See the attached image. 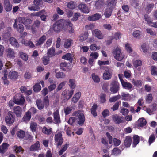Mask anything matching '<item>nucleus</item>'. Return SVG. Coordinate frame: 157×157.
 I'll return each mask as SVG.
<instances>
[{"mask_svg": "<svg viewBox=\"0 0 157 157\" xmlns=\"http://www.w3.org/2000/svg\"><path fill=\"white\" fill-rule=\"evenodd\" d=\"M92 33L93 35L99 39H102L103 38V36L99 30L98 29L94 30L92 31Z\"/></svg>", "mask_w": 157, "mask_h": 157, "instance_id": "nucleus-16", "label": "nucleus"}, {"mask_svg": "<svg viewBox=\"0 0 157 157\" xmlns=\"http://www.w3.org/2000/svg\"><path fill=\"white\" fill-rule=\"evenodd\" d=\"M121 99L124 101H127L131 98L130 95L128 94H126L124 92L121 93Z\"/></svg>", "mask_w": 157, "mask_h": 157, "instance_id": "nucleus-34", "label": "nucleus"}, {"mask_svg": "<svg viewBox=\"0 0 157 157\" xmlns=\"http://www.w3.org/2000/svg\"><path fill=\"white\" fill-rule=\"evenodd\" d=\"M62 59H63L69 60L71 63H72L73 59V58L72 57V55L69 53H67L63 56L62 57Z\"/></svg>", "mask_w": 157, "mask_h": 157, "instance_id": "nucleus-32", "label": "nucleus"}, {"mask_svg": "<svg viewBox=\"0 0 157 157\" xmlns=\"http://www.w3.org/2000/svg\"><path fill=\"white\" fill-rule=\"evenodd\" d=\"M112 87L110 88V91L112 94H115L118 92L120 90L119 83L116 80L112 81L111 83Z\"/></svg>", "mask_w": 157, "mask_h": 157, "instance_id": "nucleus-5", "label": "nucleus"}, {"mask_svg": "<svg viewBox=\"0 0 157 157\" xmlns=\"http://www.w3.org/2000/svg\"><path fill=\"white\" fill-rule=\"evenodd\" d=\"M24 44L25 46H29L30 48H33L35 47L33 43L30 40L24 41Z\"/></svg>", "mask_w": 157, "mask_h": 157, "instance_id": "nucleus-52", "label": "nucleus"}, {"mask_svg": "<svg viewBox=\"0 0 157 157\" xmlns=\"http://www.w3.org/2000/svg\"><path fill=\"white\" fill-rule=\"evenodd\" d=\"M133 64L134 67L136 68L142 65V62L141 60H136L133 62Z\"/></svg>", "mask_w": 157, "mask_h": 157, "instance_id": "nucleus-55", "label": "nucleus"}, {"mask_svg": "<svg viewBox=\"0 0 157 157\" xmlns=\"http://www.w3.org/2000/svg\"><path fill=\"white\" fill-rule=\"evenodd\" d=\"M9 41L10 44L14 47L17 48L19 47V44L15 38L11 37L10 38Z\"/></svg>", "mask_w": 157, "mask_h": 157, "instance_id": "nucleus-25", "label": "nucleus"}, {"mask_svg": "<svg viewBox=\"0 0 157 157\" xmlns=\"http://www.w3.org/2000/svg\"><path fill=\"white\" fill-rule=\"evenodd\" d=\"M31 117V113L29 111H28L25 113L24 115L22 120L25 123H27L30 120Z\"/></svg>", "mask_w": 157, "mask_h": 157, "instance_id": "nucleus-18", "label": "nucleus"}, {"mask_svg": "<svg viewBox=\"0 0 157 157\" xmlns=\"http://www.w3.org/2000/svg\"><path fill=\"white\" fill-rule=\"evenodd\" d=\"M133 144L135 146H136L139 142V137L137 135H135L133 137Z\"/></svg>", "mask_w": 157, "mask_h": 157, "instance_id": "nucleus-49", "label": "nucleus"}, {"mask_svg": "<svg viewBox=\"0 0 157 157\" xmlns=\"http://www.w3.org/2000/svg\"><path fill=\"white\" fill-rule=\"evenodd\" d=\"M73 24L69 20L61 19L56 21L53 25L52 29L56 33L60 32L64 27L72 26Z\"/></svg>", "mask_w": 157, "mask_h": 157, "instance_id": "nucleus-1", "label": "nucleus"}, {"mask_svg": "<svg viewBox=\"0 0 157 157\" xmlns=\"http://www.w3.org/2000/svg\"><path fill=\"white\" fill-rule=\"evenodd\" d=\"M151 73L154 76H157V69L156 67L155 66L152 67Z\"/></svg>", "mask_w": 157, "mask_h": 157, "instance_id": "nucleus-64", "label": "nucleus"}, {"mask_svg": "<svg viewBox=\"0 0 157 157\" xmlns=\"http://www.w3.org/2000/svg\"><path fill=\"white\" fill-rule=\"evenodd\" d=\"M69 146V144L67 143H66L64 145H63L62 148L59 152V155H62L63 152L67 150Z\"/></svg>", "mask_w": 157, "mask_h": 157, "instance_id": "nucleus-39", "label": "nucleus"}, {"mask_svg": "<svg viewBox=\"0 0 157 157\" xmlns=\"http://www.w3.org/2000/svg\"><path fill=\"white\" fill-rule=\"evenodd\" d=\"M54 121L55 124H58L61 122L60 117L58 110H56L53 113Z\"/></svg>", "mask_w": 157, "mask_h": 157, "instance_id": "nucleus-15", "label": "nucleus"}, {"mask_svg": "<svg viewBox=\"0 0 157 157\" xmlns=\"http://www.w3.org/2000/svg\"><path fill=\"white\" fill-rule=\"evenodd\" d=\"M40 145L39 142L38 141L36 142L33 145H32L29 148V150L30 151H37L39 150Z\"/></svg>", "mask_w": 157, "mask_h": 157, "instance_id": "nucleus-23", "label": "nucleus"}, {"mask_svg": "<svg viewBox=\"0 0 157 157\" xmlns=\"http://www.w3.org/2000/svg\"><path fill=\"white\" fill-rule=\"evenodd\" d=\"M153 99L152 95L151 94H149L147 96L146 98V103H150L151 102Z\"/></svg>", "mask_w": 157, "mask_h": 157, "instance_id": "nucleus-54", "label": "nucleus"}, {"mask_svg": "<svg viewBox=\"0 0 157 157\" xmlns=\"http://www.w3.org/2000/svg\"><path fill=\"white\" fill-rule=\"evenodd\" d=\"M36 104L39 110H41L43 109L44 106V104L43 101L41 100H37L36 101Z\"/></svg>", "mask_w": 157, "mask_h": 157, "instance_id": "nucleus-33", "label": "nucleus"}, {"mask_svg": "<svg viewBox=\"0 0 157 157\" xmlns=\"http://www.w3.org/2000/svg\"><path fill=\"white\" fill-rule=\"evenodd\" d=\"M20 56L23 60L27 61L28 59V55L23 52H21L20 53Z\"/></svg>", "mask_w": 157, "mask_h": 157, "instance_id": "nucleus-59", "label": "nucleus"}, {"mask_svg": "<svg viewBox=\"0 0 157 157\" xmlns=\"http://www.w3.org/2000/svg\"><path fill=\"white\" fill-rule=\"evenodd\" d=\"M6 53L7 56L10 58L13 59L15 57L14 51L11 48H8L6 50Z\"/></svg>", "mask_w": 157, "mask_h": 157, "instance_id": "nucleus-29", "label": "nucleus"}, {"mask_svg": "<svg viewBox=\"0 0 157 157\" xmlns=\"http://www.w3.org/2000/svg\"><path fill=\"white\" fill-rule=\"evenodd\" d=\"M15 103L17 105H23L25 101L24 97L20 94H17L14 98Z\"/></svg>", "mask_w": 157, "mask_h": 157, "instance_id": "nucleus-4", "label": "nucleus"}, {"mask_svg": "<svg viewBox=\"0 0 157 157\" xmlns=\"http://www.w3.org/2000/svg\"><path fill=\"white\" fill-rule=\"evenodd\" d=\"M4 6L5 10L7 12H10L12 10V5L9 0H4Z\"/></svg>", "mask_w": 157, "mask_h": 157, "instance_id": "nucleus-13", "label": "nucleus"}, {"mask_svg": "<svg viewBox=\"0 0 157 157\" xmlns=\"http://www.w3.org/2000/svg\"><path fill=\"white\" fill-rule=\"evenodd\" d=\"M154 7V4L153 3L147 5L146 10L148 13H149L152 11Z\"/></svg>", "mask_w": 157, "mask_h": 157, "instance_id": "nucleus-56", "label": "nucleus"}, {"mask_svg": "<svg viewBox=\"0 0 157 157\" xmlns=\"http://www.w3.org/2000/svg\"><path fill=\"white\" fill-rule=\"evenodd\" d=\"M49 79H50V78ZM49 81L50 83H52L48 87L49 91L50 92H51L54 90L56 88V85L55 84V82H54V83H53V81H51L50 80H49Z\"/></svg>", "mask_w": 157, "mask_h": 157, "instance_id": "nucleus-41", "label": "nucleus"}, {"mask_svg": "<svg viewBox=\"0 0 157 157\" xmlns=\"http://www.w3.org/2000/svg\"><path fill=\"white\" fill-rule=\"evenodd\" d=\"M16 134L18 137L22 139L25 137V132L22 130H20L19 131L17 132Z\"/></svg>", "mask_w": 157, "mask_h": 157, "instance_id": "nucleus-46", "label": "nucleus"}, {"mask_svg": "<svg viewBox=\"0 0 157 157\" xmlns=\"http://www.w3.org/2000/svg\"><path fill=\"white\" fill-rule=\"evenodd\" d=\"M88 33L87 31H85L83 34H81L79 36L80 40L83 41L86 40L88 36Z\"/></svg>", "mask_w": 157, "mask_h": 157, "instance_id": "nucleus-35", "label": "nucleus"}, {"mask_svg": "<svg viewBox=\"0 0 157 157\" xmlns=\"http://www.w3.org/2000/svg\"><path fill=\"white\" fill-rule=\"evenodd\" d=\"M69 85L72 89H74L76 87L75 81L74 79H70L69 80Z\"/></svg>", "mask_w": 157, "mask_h": 157, "instance_id": "nucleus-40", "label": "nucleus"}, {"mask_svg": "<svg viewBox=\"0 0 157 157\" xmlns=\"http://www.w3.org/2000/svg\"><path fill=\"white\" fill-rule=\"evenodd\" d=\"M78 8L81 12L85 13H88L90 12L89 9L86 4L80 3L78 5Z\"/></svg>", "mask_w": 157, "mask_h": 157, "instance_id": "nucleus-11", "label": "nucleus"}, {"mask_svg": "<svg viewBox=\"0 0 157 157\" xmlns=\"http://www.w3.org/2000/svg\"><path fill=\"white\" fill-rule=\"evenodd\" d=\"M104 5V0H98L95 2V6L97 9L101 8Z\"/></svg>", "mask_w": 157, "mask_h": 157, "instance_id": "nucleus-37", "label": "nucleus"}, {"mask_svg": "<svg viewBox=\"0 0 157 157\" xmlns=\"http://www.w3.org/2000/svg\"><path fill=\"white\" fill-rule=\"evenodd\" d=\"M101 17V15L98 13H96L88 17L87 19L89 21H94L98 20Z\"/></svg>", "mask_w": 157, "mask_h": 157, "instance_id": "nucleus-20", "label": "nucleus"}, {"mask_svg": "<svg viewBox=\"0 0 157 157\" xmlns=\"http://www.w3.org/2000/svg\"><path fill=\"white\" fill-rule=\"evenodd\" d=\"M55 142L57 143V147L61 146L63 142V139L62 137V134L61 132H58L56 133L54 137Z\"/></svg>", "mask_w": 157, "mask_h": 157, "instance_id": "nucleus-6", "label": "nucleus"}, {"mask_svg": "<svg viewBox=\"0 0 157 157\" xmlns=\"http://www.w3.org/2000/svg\"><path fill=\"white\" fill-rule=\"evenodd\" d=\"M113 71L111 69L105 70L103 75V78L105 80L110 79L113 74Z\"/></svg>", "mask_w": 157, "mask_h": 157, "instance_id": "nucleus-10", "label": "nucleus"}, {"mask_svg": "<svg viewBox=\"0 0 157 157\" xmlns=\"http://www.w3.org/2000/svg\"><path fill=\"white\" fill-rule=\"evenodd\" d=\"M15 117L13 112L9 111L8 112L5 118V121L7 125H11L14 122Z\"/></svg>", "mask_w": 157, "mask_h": 157, "instance_id": "nucleus-2", "label": "nucleus"}, {"mask_svg": "<svg viewBox=\"0 0 157 157\" xmlns=\"http://www.w3.org/2000/svg\"><path fill=\"white\" fill-rule=\"evenodd\" d=\"M8 77L11 80L16 79L18 77V73L16 71H10Z\"/></svg>", "mask_w": 157, "mask_h": 157, "instance_id": "nucleus-27", "label": "nucleus"}, {"mask_svg": "<svg viewBox=\"0 0 157 157\" xmlns=\"http://www.w3.org/2000/svg\"><path fill=\"white\" fill-rule=\"evenodd\" d=\"M139 126L140 127L144 126L146 125L147 122L146 120L144 118H140L138 120Z\"/></svg>", "mask_w": 157, "mask_h": 157, "instance_id": "nucleus-44", "label": "nucleus"}, {"mask_svg": "<svg viewBox=\"0 0 157 157\" xmlns=\"http://www.w3.org/2000/svg\"><path fill=\"white\" fill-rule=\"evenodd\" d=\"M100 48V46H97L95 44H92L90 46V49L93 51H96L97 49L99 50Z\"/></svg>", "mask_w": 157, "mask_h": 157, "instance_id": "nucleus-60", "label": "nucleus"}, {"mask_svg": "<svg viewBox=\"0 0 157 157\" xmlns=\"http://www.w3.org/2000/svg\"><path fill=\"white\" fill-rule=\"evenodd\" d=\"M117 0H111L108 3L107 7L112 9L115 8L117 3Z\"/></svg>", "mask_w": 157, "mask_h": 157, "instance_id": "nucleus-31", "label": "nucleus"}, {"mask_svg": "<svg viewBox=\"0 0 157 157\" xmlns=\"http://www.w3.org/2000/svg\"><path fill=\"white\" fill-rule=\"evenodd\" d=\"M121 104V101H117L115 103L113 106L111 108V109L113 110V111L117 110L118 109Z\"/></svg>", "mask_w": 157, "mask_h": 157, "instance_id": "nucleus-50", "label": "nucleus"}, {"mask_svg": "<svg viewBox=\"0 0 157 157\" xmlns=\"http://www.w3.org/2000/svg\"><path fill=\"white\" fill-rule=\"evenodd\" d=\"M41 88L39 83H37L33 86V89L35 92H38L41 90Z\"/></svg>", "mask_w": 157, "mask_h": 157, "instance_id": "nucleus-48", "label": "nucleus"}, {"mask_svg": "<svg viewBox=\"0 0 157 157\" xmlns=\"http://www.w3.org/2000/svg\"><path fill=\"white\" fill-rule=\"evenodd\" d=\"M43 102L44 104L45 108L47 109L49 105V100L48 96H45L44 98Z\"/></svg>", "mask_w": 157, "mask_h": 157, "instance_id": "nucleus-45", "label": "nucleus"}, {"mask_svg": "<svg viewBox=\"0 0 157 157\" xmlns=\"http://www.w3.org/2000/svg\"><path fill=\"white\" fill-rule=\"evenodd\" d=\"M67 65L68 64L65 62L61 63L60 65V68L63 71H66L67 67Z\"/></svg>", "mask_w": 157, "mask_h": 157, "instance_id": "nucleus-63", "label": "nucleus"}, {"mask_svg": "<svg viewBox=\"0 0 157 157\" xmlns=\"http://www.w3.org/2000/svg\"><path fill=\"white\" fill-rule=\"evenodd\" d=\"M120 112L122 114V115L125 116L128 114L129 111L128 109L123 107L121 109Z\"/></svg>", "mask_w": 157, "mask_h": 157, "instance_id": "nucleus-62", "label": "nucleus"}, {"mask_svg": "<svg viewBox=\"0 0 157 157\" xmlns=\"http://www.w3.org/2000/svg\"><path fill=\"white\" fill-rule=\"evenodd\" d=\"M155 137L154 134H151L149 136L148 140L149 145H150L151 143H153L155 140Z\"/></svg>", "mask_w": 157, "mask_h": 157, "instance_id": "nucleus-57", "label": "nucleus"}, {"mask_svg": "<svg viewBox=\"0 0 157 157\" xmlns=\"http://www.w3.org/2000/svg\"><path fill=\"white\" fill-rule=\"evenodd\" d=\"M132 139L131 137L130 136H127L124 141V144L126 147H129L131 144Z\"/></svg>", "mask_w": 157, "mask_h": 157, "instance_id": "nucleus-22", "label": "nucleus"}, {"mask_svg": "<svg viewBox=\"0 0 157 157\" xmlns=\"http://www.w3.org/2000/svg\"><path fill=\"white\" fill-rule=\"evenodd\" d=\"M113 9L107 7L104 12V15L106 18H109L111 15Z\"/></svg>", "mask_w": 157, "mask_h": 157, "instance_id": "nucleus-28", "label": "nucleus"}, {"mask_svg": "<svg viewBox=\"0 0 157 157\" xmlns=\"http://www.w3.org/2000/svg\"><path fill=\"white\" fill-rule=\"evenodd\" d=\"M112 118L113 122L117 124L123 123L124 120L123 117L119 116L117 114L113 115Z\"/></svg>", "mask_w": 157, "mask_h": 157, "instance_id": "nucleus-9", "label": "nucleus"}, {"mask_svg": "<svg viewBox=\"0 0 157 157\" xmlns=\"http://www.w3.org/2000/svg\"><path fill=\"white\" fill-rule=\"evenodd\" d=\"M121 33L120 32H116L114 34L113 36H111L110 37H112V40L115 39L116 40H117L121 38Z\"/></svg>", "mask_w": 157, "mask_h": 157, "instance_id": "nucleus-51", "label": "nucleus"}, {"mask_svg": "<svg viewBox=\"0 0 157 157\" xmlns=\"http://www.w3.org/2000/svg\"><path fill=\"white\" fill-rule=\"evenodd\" d=\"M43 63V64L45 65H47L49 63V56L48 55L44 56L42 59Z\"/></svg>", "mask_w": 157, "mask_h": 157, "instance_id": "nucleus-47", "label": "nucleus"}, {"mask_svg": "<svg viewBox=\"0 0 157 157\" xmlns=\"http://www.w3.org/2000/svg\"><path fill=\"white\" fill-rule=\"evenodd\" d=\"M13 113L17 117H21L22 114V109L20 106H15L13 108Z\"/></svg>", "mask_w": 157, "mask_h": 157, "instance_id": "nucleus-12", "label": "nucleus"}, {"mask_svg": "<svg viewBox=\"0 0 157 157\" xmlns=\"http://www.w3.org/2000/svg\"><path fill=\"white\" fill-rule=\"evenodd\" d=\"M112 53L115 58L117 60L120 61L123 59L124 57L122 56L120 49L117 47L114 49Z\"/></svg>", "mask_w": 157, "mask_h": 157, "instance_id": "nucleus-7", "label": "nucleus"}, {"mask_svg": "<svg viewBox=\"0 0 157 157\" xmlns=\"http://www.w3.org/2000/svg\"><path fill=\"white\" fill-rule=\"evenodd\" d=\"M12 148L14 152L16 153L20 152L23 153L24 151V150L22 148L21 146H18L15 145L12 147Z\"/></svg>", "mask_w": 157, "mask_h": 157, "instance_id": "nucleus-24", "label": "nucleus"}, {"mask_svg": "<svg viewBox=\"0 0 157 157\" xmlns=\"http://www.w3.org/2000/svg\"><path fill=\"white\" fill-rule=\"evenodd\" d=\"M19 19L20 21L24 24H30L32 21L30 19L24 17H20Z\"/></svg>", "mask_w": 157, "mask_h": 157, "instance_id": "nucleus-26", "label": "nucleus"}, {"mask_svg": "<svg viewBox=\"0 0 157 157\" xmlns=\"http://www.w3.org/2000/svg\"><path fill=\"white\" fill-rule=\"evenodd\" d=\"M121 96L119 94L112 96L109 98V101L110 103L115 102L117 101L119 99L121 98Z\"/></svg>", "mask_w": 157, "mask_h": 157, "instance_id": "nucleus-38", "label": "nucleus"}, {"mask_svg": "<svg viewBox=\"0 0 157 157\" xmlns=\"http://www.w3.org/2000/svg\"><path fill=\"white\" fill-rule=\"evenodd\" d=\"M92 79L94 82L98 83L100 81V78L99 77L95 75V73H93L92 75Z\"/></svg>", "mask_w": 157, "mask_h": 157, "instance_id": "nucleus-61", "label": "nucleus"}, {"mask_svg": "<svg viewBox=\"0 0 157 157\" xmlns=\"http://www.w3.org/2000/svg\"><path fill=\"white\" fill-rule=\"evenodd\" d=\"M121 84L124 88L130 90H132V85L130 82L124 81L122 82Z\"/></svg>", "mask_w": 157, "mask_h": 157, "instance_id": "nucleus-21", "label": "nucleus"}, {"mask_svg": "<svg viewBox=\"0 0 157 157\" xmlns=\"http://www.w3.org/2000/svg\"><path fill=\"white\" fill-rule=\"evenodd\" d=\"M48 55L49 57H52L55 56V48H51L48 51Z\"/></svg>", "mask_w": 157, "mask_h": 157, "instance_id": "nucleus-42", "label": "nucleus"}, {"mask_svg": "<svg viewBox=\"0 0 157 157\" xmlns=\"http://www.w3.org/2000/svg\"><path fill=\"white\" fill-rule=\"evenodd\" d=\"M98 106L96 104H94L91 109V113L94 117H96L97 115L96 112Z\"/></svg>", "mask_w": 157, "mask_h": 157, "instance_id": "nucleus-30", "label": "nucleus"}, {"mask_svg": "<svg viewBox=\"0 0 157 157\" xmlns=\"http://www.w3.org/2000/svg\"><path fill=\"white\" fill-rule=\"evenodd\" d=\"M11 36L10 32L8 30L5 32L2 35V37L5 39H8Z\"/></svg>", "mask_w": 157, "mask_h": 157, "instance_id": "nucleus-53", "label": "nucleus"}, {"mask_svg": "<svg viewBox=\"0 0 157 157\" xmlns=\"http://www.w3.org/2000/svg\"><path fill=\"white\" fill-rule=\"evenodd\" d=\"M73 40L71 39H67L65 41L64 44V47L66 48H68L71 45L72 43Z\"/></svg>", "mask_w": 157, "mask_h": 157, "instance_id": "nucleus-36", "label": "nucleus"}, {"mask_svg": "<svg viewBox=\"0 0 157 157\" xmlns=\"http://www.w3.org/2000/svg\"><path fill=\"white\" fill-rule=\"evenodd\" d=\"M9 144L6 143H3L0 146V153L3 154L7 151L9 147Z\"/></svg>", "mask_w": 157, "mask_h": 157, "instance_id": "nucleus-19", "label": "nucleus"}, {"mask_svg": "<svg viewBox=\"0 0 157 157\" xmlns=\"http://www.w3.org/2000/svg\"><path fill=\"white\" fill-rule=\"evenodd\" d=\"M52 132V128L48 129L46 127L44 126L42 128V132L46 135L50 134Z\"/></svg>", "mask_w": 157, "mask_h": 157, "instance_id": "nucleus-43", "label": "nucleus"}, {"mask_svg": "<svg viewBox=\"0 0 157 157\" xmlns=\"http://www.w3.org/2000/svg\"><path fill=\"white\" fill-rule=\"evenodd\" d=\"M47 37L45 35H43L40 38L38 39L36 41V43L35 44L36 46H40L43 44L46 40Z\"/></svg>", "mask_w": 157, "mask_h": 157, "instance_id": "nucleus-17", "label": "nucleus"}, {"mask_svg": "<svg viewBox=\"0 0 157 157\" xmlns=\"http://www.w3.org/2000/svg\"><path fill=\"white\" fill-rule=\"evenodd\" d=\"M13 27L14 28H17V31L20 33H22L24 30V27L22 24L19 23L18 24L17 21L16 20L15 21L13 25Z\"/></svg>", "mask_w": 157, "mask_h": 157, "instance_id": "nucleus-14", "label": "nucleus"}, {"mask_svg": "<svg viewBox=\"0 0 157 157\" xmlns=\"http://www.w3.org/2000/svg\"><path fill=\"white\" fill-rule=\"evenodd\" d=\"M42 0H34L33 4L30 7H28V9L30 11H38L39 10L40 6L41 5Z\"/></svg>", "mask_w": 157, "mask_h": 157, "instance_id": "nucleus-3", "label": "nucleus"}, {"mask_svg": "<svg viewBox=\"0 0 157 157\" xmlns=\"http://www.w3.org/2000/svg\"><path fill=\"white\" fill-rule=\"evenodd\" d=\"M106 95L105 94H101L100 95V101L102 103H105L106 101Z\"/></svg>", "mask_w": 157, "mask_h": 157, "instance_id": "nucleus-58", "label": "nucleus"}, {"mask_svg": "<svg viewBox=\"0 0 157 157\" xmlns=\"http://www.w3.org/2000/svg\"><path fill=\"white\" fill-rule=\"evenodd\" d=\"M75 115L78 118V124L80 126H82L84 123L85 121V117L84 114L80 112H76Z\"/></svg>", "mask_w": 157, "mask_h": 157, "instance_id": "nucleus-8", "label": "nucleus"}]
</instances>
